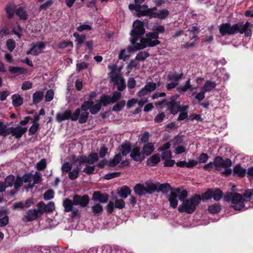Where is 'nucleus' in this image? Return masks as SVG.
Wrapping results in <instances>:
<instances>
[{"label": "nucleus", "instance_id": "obj_47", "mask_svg": "<svg viewBox=\"0 0 253 253\" xmlns=\"http://www.w3.org/2000/svg\"><path fill=\"white\" fill-rule=\"evenodd\" d=\"M221 210V207L218 204L211 205L209 206L208 211L211 213H218Z\"/></svg>", "mask_w": 253, "mask_h": 253}, {"label": "nucleus", "instance_id": "obj_26", "mask_svg": "<svg viewBox=\"0 0 253 253\" xmlns=\"http://www.w3.org/2000/svg\"><path fill=\"white\" fill-rule=\"evenodd\" d=\"M63 206L64 208L65 212L72 211L73 209V205H74V201H72L68 198L65 199L63 202Z\"/></svg>", "mask_w": 253, "mask_h": 253}, {"label": "nucleus", "instance_id": "obj_40", "mask_svg": "<svg viewBox=\"0 0 253 253\" xmlns=\"http://www.w3.org/2000/svg\"><path fill=\"white\" fill-rule=\"evenodd\" d=\"M128 8L130 10H135L136 12H137V15L138 17H140L141 15H139L140 14L142 13L143 12V10L142 9V8H147V6L146 5H143L142 6H139L138 5H136V4H130L128 5Z\"/></svg>", "mask_w": 253, "mask_h": 253}, {"label": "nucleus", "instance_id": "obj_31", "mask_svg": "<svg viewBox=\"0 0 253 253\" xmlns=\"http://www.w3.org/2000/svg\"><path fill=\"white\" fill-rule=\"evenodd\" d=\"M131 193V190L127 186H125L121 188L120 190L118 192L120 197L126 199Z\"/></svg>", "mask_w": 253, "mask_h": 253}, {"label": "nucleus", "instance_id": "obj_62", "mask_svg": "<svg viewBox=\"0 0 253 253\" xmlns=\"http://www.w3.org/2000/svg\"><path fill=\"white\" fill-rule=\"evenodd\" d=\"M201 197L203 201L211 199L212 198L211 189H208Z\"/></svg>", "mask_w": 253, "mask_h": 253}, {"label": "nucleus", "instance_id": "obj_30", "mask_svg": "<svg viewBox=\"0 0 253 253\" xmlns=\"http://www.w3.org/2000/svg\"><path fill=\"white\" fill-rule=\"evenodd\" d=\"M160 162V157L158 154L152 156L147 161V165L150 166H154Z\"/></svg>", "mask_w": 253, "mask_h": 253}, {"label": "nucleus", "instance_id": "obj_29", "mask_svg": "<svg viewBox=\"0 0 253 253\" xmlns=\"http://www.w3.org/2000/svg\"><path fill=\"white\" fill-rule=\"evenodd\" d=\"M154 150V144L152 143H147L143 147V155L149 156Z\"/></svg>", "mask_w": 253, "mask_h": 253}, {"label": "nucleus", "instance_id": "obj_33", "mask_svg": "<svg viewBox=\"0 0 253 253\" xmlns=\"http://www.w3.org/2000/svg\"><path fill=\"white\" fill-rule=\"evenodd\" d=\"M16 5L13 3H10L7 5L5 8L6 12L8 18H11L14 16L15 11L16 12Z\"/></svg>", "mask_w": 253, "mask_h": 253}, {"label": "nucleus", "instance_id": "obj_60", "mask_svg": "<svg viewBox=\"0 0 253 253\" xmlns=\"http://www.w3.org/2000/svg\"><path fill=\"white\" fill-rule=\"evenodd\" d=\"M46 167V160L45 159H42L36 165V168L39 170H42Z\"/></svg>", "mask_w": 253, "mask_h": 253}, {"label": "nucleus", "instance_id": "obj_32", "mask_svg": "<svg viewBox=\"0 0 253 253\" xmlns=\"http://www.w3.org/2000/svg\"><path fill=\"white\" fill-rule=\"evenodd\" d=\"M216 85V84L215 82L207 81L202 87V90H203L205 92H208L214 89Z\"/></svg>", "mask_w": 253, "mask_h": 253}, {"label": "nucleus", "instance_id": "obj_35", "mask_svg": "<svg viewBox=\"0 0 253 253\" xmlns=\"http://www.w3.org/2000/svg\"><path fill=\"white\" fill-rule=\"evenodd\" d=\"M156 8L153 9H147L143 10L142 13L139 15L142 16H149L150 18H158V13L157 12H153V10H156Z\"/></svg>", "mask_w": 253, "mask_h": 253}, {"label": "nucleus", "instance_id": "obj_38", "mask_svg": "<svg viewBox=\"0 0 253 253\" xmlns=\"http://www.w3.org/2000/svg\"><path fill=\"white\" fill-rule=\"evenodd\" d=\"M212 198L216 201H219L223 196L222 191L218 188L211 189Z\"/></svg>", "mask_w": 253, "mask_h": 253}, {"label": "nucleus", "instance_id": "obj_13", "mask_svg": "<svg viewBox=\"0 0 253 253\" xmlns=\"http://www.w3.org/2000/svg\"><path fill=\"white\" fill-rule=\"evenodd\" d=\"M27 130L26 127L17 126L15 127H10L8 132L9 134H11L13 136H15L16 138H19L26 132Z\"/></svg>", "mask_w": 253, "mask_h": 253}, {"label": "nucleus", "instance_id": "obj_6", "mask_svg": "<svg viewBox=\"0 0 253 253\" xmlns=\"http://www.w3.org/2000/svg\"><path fill=\"white\" fill-rule=\"evenodd\" d=\"M183 76L182 73L178 74L176 71L170 72L167 76L168 83L166 84V87L168 90H171L179 84V81Z\"/></svg>", "mask_w": 253, "mask_h": 253}, {"label": "nucleus", "instance_id": "obj_21", "mask_svg": "<svg viewBox=\"0 0 253 253\" xmlns=\"http://www.w3.org/2000/svg\"><path fill=\"white\" fill-rule=\"evenodd\" d=\"M44 46L45 45L42 42L33 43L32 48L33 51V55L37 56L41 53Z\"/></svg>", "mask_w": 253, "mask_h": 253}, {"label": "nucleus", "instance_id": "obj_57", "mask_svg": "<svg viewBox=\"0 0 253 253\" xmlns=\"http://www.w3.org/2000/svg\"><path fill=\"white\" fill-rule=\"evenodd\" d=\"M23 181L22 179L20 176H17L16 178H15V181L14 183V188L16 190L18 191L19 188L23 185Z\"/></svg>", "mask_w": 253, "mask_h": 253}, {"label": "nucleus", "instance_id": "obj_15", "mask_svg": "<svg viewBox=\"0 0 253 253\" xmlns=\"http://www.w3.org/2000/svg\"><path fill=\"white\" fill-rule=\"evenodd\" d=\"M131 158L135 161L142 162L144 159L143 154H141L140 148L138 147L134 148L130 153Z\"/></svg>", "mask_w": 253, "mask_h": 253}, {"label": "nucleus", "instance_id": "obj_24", "mask_svg": "<svg viewBox=\"0 0 253 253\" xmlns=\"http://www.w3.org/2000/svg\"><path fill=\"white\" fill-rule=\"evenodd\" d=\"M128 47H132V46H128L126 48L121 50L118 56L119 59L123 60L124 61H125L127 58L129 57V54L130 53L136 51H130L128 50ZM132 47H133V46H132Z\"/></svg>", "mask_w": 253, "mask_h": 253}, {"label": "nucleus", "instance_id": "obj_14", "mask_svg": "<svg viewBox=\"0 0 253 253\" xmlns=\"http://www.w3.org/2000/svg\"><path fill=\"white\" fill-rule=\"evenodd\" d=\"M109 195L107 193H101L100 191H95L93 194L92 200L98 201L102 203H107L109 199Z\"/></svg>", "mask_w": 253, "mask_h": 253}, {"label": "nucleus", "instance_id": "obj_43", "mask_svg": "<svg viewBox=\"0 0 253 253\" xmlns=\"http://www.w3.org/2000/svg\"><path fill=\"white\" fill-rule=\"evenodd\" d=\"M87 164L89 165H94L98 160V155L96 153H91L87 157Z\"/></svg>", "mask_w": 253, "mask_h": 253}, {"label": "nucleus", "instance_id": "obj_37", "mask_svg": "<svg viewBox=\"0 0 253 253\" xmlns=\"http://www.w3.org/2000/svg\"><path fill=\"white\" fill-rule=\"evenodd\" d=\"M12 104L15 107L21 106L23 104V98L18 94L12 96Z\"/></svg>", "mask_w": 253, "mask_h": 253}, {"label": "nucleus", "instance_id": "obj_48", "mask_svg": "<svg viewBox=\"0 0 253 253\" xmlns=\"http://www.w3.org/2000/svg\"><path fill=\"white\" fill-rule=\"evenodd\" d=\"M149 56V54L147 52L140 51L136 55L135 60L138 61H144Z\"/></svg>", "mask_w": 253, "mask_h": 253}, {"label": "nucleus", "instance_id": "obj_54", "mask_svg": "<svg viewBox=\"0 0 253 253\" xmlns=\"http://www.w3.org/2000/svg\"><path fill=\"white\" fill-rule=\"evenodd\" d=\"M95 170V166L94 165H86L85 168L83 169V171L87 174H91L94 173Z\"/></svg>", "mask_w": 253, "mask_h": 253}, {"label": "nucleus", "instance_id": "obj_4", "mask_svg": "<svg viewBox=\"0 0 253 253\" xmlns=\"http://www.w3.org/2000/svg\"><path fill=\"white\" fill-rule=\"evenodd\" d=\"M133 30L130 32L131 36L130 42L132 45L133 42L137 43L141 39L140 36L145 33L144 24L139 20H137L133 22Z\"/></svg>", "mask_w": 253, "mask_h": 253}, {"label": "nucleus", "instance_id": "obj_5", "mask_svg": "<svg viewBox=\"0 0 253 253\" xmlns=\"http://www.w3.org/2000/svg\"><path fill=\"white\" fill-rule=\"evenodd\" d=\"M112 71L110 73V77L112 81L118 86L117 89L119 91H123L126 88L125 81L123 77L116 71L114 66H109Z\"/></svg>", "mask_w": 253, "mask_h": 253}, {"label": "nucleus", "instance_id": "obj_49", "mask_svg": "<svg viewBox=\"0 0 253 253\" xmlns=\"http://www.w3.org/2000/svg\"><path fill=\"white\" fill-rule=\"evenodd\" d=\"M121 151L123 156H126L130 152V146L128 143L123 144L121 146Z\"/></svg>", "mask_w": 253, "mask_h": 253}, {"label": "nucleus", "instance_id": "obj_2", "mask_svg": "<svg viewBox=\"0 0 253 253\" xmlns=\"http://www.w3.org/2000/svg\"><path fill=\"white\" fill-rule=\"evenodd\" d=\"M201 197L199 195L195 194L189 199L183 201L178 208L180 212H185L187 213H192L196 210V207L200 203Z\"/></svg>", "mask_w": 253, "mask_h": 253}, {"label": "nucleus", "instance_id": "obj_56", "mask_svg": "<svg viewBox=\"0 0 253 253\" xmlns=\"http://www.w3.org/2000/svg\"><path fill=\"white\" fill-rule=\"evenodd\" d=\"M110 96L112 103H114L118 102V101L121 98L122 94L120 92L115 91L112 93V95Z\"/></svg>", "mask_w": 253, "mask_h": 253}, {"label": "nucleus", "instance_id": "obj_58", "mask_svg": "<svg viewBox=\"0 0 253 253\" xmlns=\"http://www.w3.org/2000/svg\"><path fill=\"white\" fill-rule=\"evenodd\" d=\"M72 168V164L69 162H66L62 165L61 169L63 173H67L71 170Z\"/></svg>", "mask_w": 253, "mask_h": 253}, {"label": "nucleus", "instance_id": "obj_10", "mask_svg": "<svg viewBox=\"0 0 253 253\" xmlns=\"http://www.w3.org/2000/svg\"><path fill=\"white\" fill-rule=\"evenodd\" d=\"M190 38V42H187L182 45L184 48H189L193 46L196 44V41L198 39V34L199 28L197 26H193L189 28L188 31Z\"/></svg>", "mask_w": 253, "mask_h": 253}, {"label": "nucleus", "instance_id": "obj_55", "mask_svg": "<svg viewBox=\"0 0 253 253\" xmlns=\"http://www.w3.org/2000/svg\"><path fill=\"white\" fill-rule=\"evenodd\" d=\"M37 207L38 208L37 210L39 214H42L46 212L45 204L43 202L41 201L38 203Z\"/></svg>", "mask_w": 253, "mask_h": 253}, {"label": "nucleus", "instance_id": "obj_52", "mask_svg": "<svg viewBox=\"0 0 253 253\" xmlns=\"http://www.w3.org/2000/svg\"><path fill=\"white\" fill-rule=\"evenodd\" d=\"M145 88L146 89L149 93L154 91L157 88V84L155 83L148 82H146L145 85Z\"/></svg>", "mask_w": 253, "mask_h": 253}, {"label": "nucleus", "instance_id": "obj_18", "mask_svg": "<svg viewBox=\"0 0 253 253\" xmlns=\"http://www.w3.org/2000/svg\"><path fill=\"white\" fill-rule=\"evenodd\" d=\"M168 201L171 207L175 209L178 205L177 195L174 190L171 191L168 198Z\"/></svg>", "mask_w": 253, "mask_h": 253}, {"label": "nucleus", "instance_id": "obj_44", "mask_svg": "<svg viewBox=\"0 0 253 253\" xmlns=\"http://www.w3.org/2000/svg\"><path fill=\"white\" fill-rule=\"evenodd\" d=\"M15 177L12 175H9L7 176L4 179L5 183L4 184L7 187H11L14 185V183L15 181Z\"/></svg>", "mask_w": 253, "mask_h": 253}, {"label": "nucleus", "instance_id": "obj_11", "mask_svg": "<svg viewBox=\"0 0 253 253\" xmlns=\"http://www.w3.org/2000/svg\"><path fill=\"white\" fill-rule=\"evenodd\" d=\"M213 162L216 170H219L220 168H227L232 165V162L229 159L224 160L219 156L216 157Z\"/></svg>", "mask_w": 253, "mask_h": 253}, {"label": "nucleus", "instance_id": "obj_63", "mask_svg": "<svg viewBox=\"0 0 253 253\" xmlns=\"http://www.w3.org/2000/svg\"><path fill=\"white\" fill-rule=\"evenodd\" d=\"M93 105V102L91 100L85 101L81 106V110H85L90 109L91 106Z\"/></svg>", "mask_w": 253, "mask_h": 253}, {"label": "nucleus", "instance_id": "obj_41", "mask_svg": "<svg viewBox=\"0 0 253 253\" xmlns=\"http://www.w3.org/2000/svg\"><path fill=\"white\" fill-rule=\"evenodd\" d=\"M43 91H39L35 92L33 95V101L34 104H37L41 102L43 97Z\"/></svg>", "mask_w": 253, "mask_h": 253}, {"label": "nucleus", "instance_id": "obj_12", "mask_svg": "<svg viewBox=\"0 0 253 253\" xmlns=\"http://www.w3.org/2000/svg\"><path fill=\"white\" fill-rule=\"evenodd\" d=\"M73 201L74 205H80L82 207H85L88 204L89 197L86 195L81 196L76 194L73 197Z\"/></svg>", "mask_w": 253, "mask_h": 253}, {"label": "nucleus", "instance_id": "obj_51", "mask_svg": "<svg viewBox=\"0 0 253 253\" xmlns=\"http://www.w3.org/2000/svg\"><path fill=\"white\" fill-rule=\"evenodd\" d=\"M122 160V156L120 154H118L115 156L114 158L109 163V166L114 167L118 165Z\"/></svg>", "mask_w": 253, "mask_h": 253}, {"label": "nucleus", "instance_id": "obj_3", "mask_svg": "<svg viewBox=\"0 0 253 253\" xmlns=\"http://www.w3.org/2000/svg\"><path fill=\"white\" fill-rule=\"evenodd\" d=\"M225 201L231 202V207L237 211H240L245 207V202H247L243 196L237 193H227L224 197Z\"/></svg>", "mask_w": 253, "mask_h": 253}, {"label": "nucleus", "instance_id": "obj_64", "mask_svg": "<svg viewBox=\"0 0 253 253\" xmlns=\"http://www.w3.org/2000/svg\"><path fill=\"white\" fill-rule=\"evenodd\" d=\"M54 191L52 189H49L46 191L44 195L43 198L45 200H49L52 199L54 197Z\"/></svg>", "mask_w": 253, "mask_h": 253}, {"label": "nucleus", "instance_id": "obj_46", "mask_svg": "<svg viewBox=\"0 0 253 253\" xmlns=\"http://www.w3.org/2000/svg\"><path fill=\"white\" fill-rule=\"evenodd\" d=\"M92 211L96 215H99L103 211V207L100 204H96L91 207Z\"/></svg>", "mask_w": 253, "mask_h": 253}, {"label": "nucleus", "instance_id": "obj_42", "mask_svg": "<svg viewBox=\"0 0 253 253\" xmlns=\"http://www.w3.org/2000/svg\"><path fill=\"white\" fill-rule=\"evenodd\" d=\"M99 101L101 103V105L106 106L108 104L112 103L111 96L107 95H103L100 97Z\"/></svg>", "mask_w": 253, "mask_h": 253}, {"label": "nucleus", "instance_id": "obj_25", "mask_svg": "<svg viewBox=\"0 0 253 253\" xmlns=\"http://www.w3.org/2000/svg\"><path fill=\"white\" fill-rule=\"evenodd\" d=\"M180 104L178 101H175L171 100L169 102V109L170 110V113L173 115L176 114L180 109Z\"/></svg>", "mask_w": 253, "mask_h": 253}, {"label": "nucleus", "instance_id": "obj_22", "mask_svg": "<svg viewBox=\"0 0 253 253\" xmlns=\"http://www.w3.org/2000/svg\"><path fill=\"white\" fill-rule=\"evenodd\" d=\"M146 194H152L158 190V182L156 183L147 182L145 183Z\"/></svg>", "mask_w": 253, "mask_h": 253}, {"label": "nucleus", "instance_id": "obj_50", "mask_svg": "<svg viewBox=\"0 0 253 253\" xmlns=\"http://www.w3.org/2000/svg\"><path fill=\"white\" fill-rule=\"evenodd\" d=\"M126 105V101L125 100H121L117 103L112 108L113 111L118 112L121 111L125 106Z\"/></svg>", "mask_w": 253, "mask_h": 253}, {"label": "nucleus", "instance_id": "obj_61", "mask_svg": "<svg viewBox=\"0 0 253 253\" xmlns=\"http://www.w3.org/2000/svg\"><path fill=\"white\" fill-rule=\"evenodd\" d=\"M101 104L99 101L98 103L93 105L90 109V112L92 114H97L101 109Z\"/></svg>", "mask_w": 253, "mask_h": 253}, {"label": "nucleus", "instance_id": "obj_28", "mask_svg": "<svg viewBox=\"0 0 253 253\" xmlns=\"http://www.w3.org/2000/svg\"><path fill=\"white\" fill-rule=\"evenodd\" d=\"M176 194H179L178 199L180 201L182 202L184 201L185 199L187 198L188 196V192L186 190H182L181 188L178 187L173 189Z\"/></svg>", "mask_w": 253, "mask_h": 253}, {"label": "nucleus", "instance_id": "obj_1", "mask_svg": "<svg viewBox=\"0 0 253 253\" xmlns=\"http://www.w3.org/2000/svg\"><path fill=\"white\" fill-rule=\"evenodd\" d=\"M157 32H151L146 35L145 38H141L137 43L133 42V47H128L130 51L142 49L147 46H154L160 43Z\"/></svg>", "mask_w": 253, "mask_h": 253}, {"label": "nucleus", "instance_id": "obj_53", "mask_svg": "<svg viewBox=\"0 0 253 253\" xmlns=\"http://www.w3.org/2000/svg\"><path fill=\"white\" fill-rule=\"evenodd\" d=\"M157 13H158V14H157L158 18L160 19H163L167 18L169 14V11L167 9H163L158 10L157 11Z\"/></svg>", "mask_w": 253, "mask_h": 253}, {"label": "nucleus", "instance_id": "obj_36", "mask_svg": "<svg viewBox=\"0 0 253 253\" xmlns=\"http://www.w3.org/2000/svg\"><path fill=\"white\" fill-rule=\"evenodd\" d=\"M233 173L240 177H243L246 174V170L240 165H237L233 168Z\"/></svg>", "mask_w": 253, "mask_h": 253}, {"label": "nucleus", "instance_id": "obj_45", "mask_svg": "<svg viewBox=\"0 0 253 253\" xmlns=\"http://www.w3.org/2000/svg\"><path fill=\"white\" fill-rule=\"evenodd\" d=\"M80 169V168L77 167L75 169H73L72 170H71L69 172V178L71 180H74L76 179L79 176Z\"/></svg>", "mask_w": 253, "mask_h": 253}, {"label": "nucleus", "instance_id": "obj_19", "mask_svg": "<svg viewBox=\"0 0 253 253\" xmlns=\"http://www.w3.org/2000/svg\"><path fill=\"white\" fill-rule=\"evenodd\" d=\"M158 190L157 192H162L163 194H166L169 192V191H173V189L169 183H165L160 184L158 182Z\"/></svg>", "mask_w": 253, "mask_h": 253}, {"label": "nucleus", "instance_id": "obj_59", "mask_svg": "<svg viewBox=\"0 0 253 253\" xmlns=\"http://www.w3.org/2000/svg\"><path fill=\"white\" fill-rule=\"evenodd\" d=\"M149 93H150L149 92L144 86L137 92V96L139 99L147 98L145 96Z\"/></svg>", "mask_w": 253, "mask_h": 253}, {"label": "nucleus", "instance_id": "obj_34", "mask_svg": "<svg viewBox=\"0 0 253 253\" xmlns=\"http://www.w3.org/2000/svg\"><path fill=\"white\" fill-rule=\"evenodd\" d=\"M80 109V113L79 115V117L78 118L79 120V122L80 124H84L87 122V120L88 118V114L89 113L87 111H86L85 110H83Z\"/></svg>", "mask_w": 253, "mask_h": 253}, {"label": "nucleus", "instance_id": "obj_23", "mask_svg": "<svg viewBox=\"0 0 253 253\" xmlns=\"http://www.w3.org/2000/svg\"><path fill=\"white\" fill-rule=\"evenodd\" d=\"M32 179L33 181L32 184L29 185V188H32L35 184L41 183L42 181V174L39 171H36L34 174H32Z\"/></svg>", "mask_w": 253, "mask_h": 253}, {"label": "nucleus", "instance_id": "obj_9", "mask_svg": "<svg viewBox=\"0 0 253 253\" xmlns=\"http://www.w3.org/2000/svg\"><path fill=\"white\" fill-rule=\"evenodd\" d=\"M218 29L222 36L233 35L236 34V24L231 25L228 22L222 23L219 26Z\"/></svg>", "mask_w": 253, "mask_h": 253}, {"label": "nucleus", "instance_id": "obj_16", "mask_svg": "<svg viewBox=\"0 0 253 253\" xmlns=\"http://www.w3.org/2000/svg\"><path fill=\"white\" fill-rule=\"evenodd\" d=\"M148 101L147 98L139 99L138 100L132 98L129 100L127 103V107L128 108H130L134 104L137 103L140 107H142Z\"/></svg>", "mask_w": 253, "mask_h": 253}, {"label": "nucleus", "instance_id": "obj_20", "mask_svg": "<svg viewBox=\"0 0 253 253\" xmlns=\"http://www.w3.org/2000/svg\"><path fill=\"white\" fill-rule=\"evenodd\" d=\"M191 79L188 78L184 84L181 85L176 88V90L180 93H183L188 90H192L193 88L190 84Z\"/></svg>", "mask_w": 253, "mask_h": 253}, {"label": "nucleus", "instance_id": "obj_7", "mask_svg": "<svg viewBox=\"0 0 253 253\" xmlns=\"http://www.w3.org/2000/svg\"><path fill=\"white\" fill-rule=\"evenodd\" d=\"M80 113V109L79 108L76 109L73 114L70 110H66L63 114L57 113L56 116V120L58 122H61L69 119L72 121H77Z\"/></svg>", "mask_w": 253, "mask_h": 253}, {"label": "nucleus", "instance_id": "obj_17", "mask_svg": "<svg viewBox=\"0 0 253 253\" xmlns=\"http://www.w3.org/2000/svg\"><path fill=\"white\" fill-rule=\"evenodd\" d=\"M38 214L36 209H30L24 216V219H25L27 221H33L37 218Z\"/></svg>", "mask_w": 253, "mask_h": 253}, {"label": "nucleus", "instance_id": "obj_27", "mask_svg": "<svg viewBox=\"0 0 253 253\" xmlns=\"http://www.w3.org/2000/svg\"><path fill=\"white\" fill-rule=\"evenodd\" d=\"M133 190L135 193L139 196H142L146 194L145 186L144 184L140 183L136 184Z\"/></svg>", "mask_w": 253, "mask_h": 253}, {"label": "nucleus", "instance_id": "obj_39", "mask_svg": "<svg viewBox=\"0 0 253 253\" xmlns=\"http://www.w3.org/2000/svg\"><path fill=\"white\" fill-rule=\"evenodd\" d=\"M16 14L20 19L26 20L28 18V14L25 9L22 6L18 8L16 10Z\"/></svg>", "mask_w": 253, "mask_h": 253}, {"label": "nucleus", "instance_id": "obj_8", "mask_svg": "<svg viewBox=\"0 0 253 253\" xmlns=\"http://www.w3.org/2000/svg\"><path fill=\"white\" fill-rule=\"evenodd\" d=\"M253 25L251 23L246 22L245 24L243 22L236 23V33L244 34L245 37H250L252 34Z\"/></svg>", "mask_w": 253, "mask_h": 253}]
</instances>
